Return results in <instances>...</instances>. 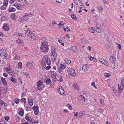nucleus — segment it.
<instances>
[{
    "instance_id": "nucleus-1",
    "label": "nucleus",
    "mask_w": 124,
    "mask_h": 124,
    "mask_svg": "<svg viewBox=\"0 0 124 124\" xmlns=\"http://www.w3.org/2000/svg\"><path fill=\"white\" fill-rule=\"evenodd\" d=\"M51 63V61L47 55L45 56L43 58L41 63V66L43 70L46 66V64L47 65H50Z\"/></svg>"
},
{
    "instance_id": "nucleus-2",
    "label": "nucleus",
    "mask_w": 124,
    "mask_h": 124,
    "mask_svg": "<svg viewBox=\"0 0 124 124\" xmlns=\"http://www.w3.org/2000/svg\"><path fill=\"white\" fill-rule=\"evenodd\" d=\"M48 46L47 41L46 40L44 41L41 45L40 49L43 52H47L48 50Z\"/></svg>"
},
{
    "instance_id": "nucleus-3",
    "label": "nucleus",
    "mask_w": 124,
    "mask_h": 124,
    "mask_svg": "<svg viewBox=\"0 0 124 124\" xmlns=\"http://www.w3.org/2000/svg\"><path fill=\"white\" fill-rule=\"evenodd\" d=\"M67 72L72 77H74L76 76V73L74 69L70 67L68 68L67 69Z\"/></svg>"
},
{
    "instance_id": "nucleus-4",
    "label": "nucleus",
    "mask_w": 124,
    "mask_h": 124,
    "mask_svg": "<svg viewBox=\"0 0 124 124\" xmlns=\"http://www.w3.org/2000/svg\"><path fill=\"white\" fill-rule=\"evenodd\" d=\"M52 53L51 59L52 62L54 63L55 62V60L57 58V54L53 50L52 51Z\"/></svg>"
},
{
    "instance_id": "nucleus-5",
    "label": "nucleus",
    "mask_w": 124,
    "mask_h": 124,
    "mask_svg": "<svg viewBox=\"0 0 124 124\" xmlns=\"http://www.w3.org/2000/svg\"><path fill=\"white\" fill-rule=\"evenodd\" d=\"M39 107L37 106H35L33 107L32 109L34 111L35 114L36 115H39Z\"/></svg>"
},
{
    "instance_id": "nucleus-6",
    "label": "nucleus",
    "mask_w": 124,
    "mask_h": 124,
    "mask_svg": "<svg viewBox=\"0 0 124 124\" xmlns=\"http://www.w3.org/2000/svg\"><path fill=\"white\" fill-rule=\"evenodd\" d=\"M43 83V82L41 80H39L38 82L37 83V85L38 86L37 89L39 90H42L43 88L41 86Z\"/></svg>"
},
{
    "instance_id": "nucleus-7",
    "label": "nucleus",
    "mask_w": 124,
    "mask_h": 124,
    "mask_svg": "<svg viewBox=\"0 0 124 124\" xmlns=\"http://www.w3.org/2000/svg\"><path fill=\"white\" fill-rule=\"evenodd\" d=\"M27 67L30 69L34 70L35 69V67L31 63L28 62L26 64Z\"/></svg>"
},
{
    "instance_id": "nucleus-8",
    "label": "nucleus",
    "mask_w": 124,
    "mask_h": 124,
    "mask_svg": "<svg viewBox=\"0 0 124 124\" xmlns=\"http://www.w3.org/2000/svg\"><path fill=\"white\" fill-rule=\"evenodd\" d=\"M33 15V13L32 12H31L29 13H25L23 16V18H29L32 16Z\"/></svg>"
},
{
    "instance_id": "nucleus-9",
    "label": "nucleus",
    "mask_w": 124,
    "mask_h": 124,
    "mask_svg": "<svg viewBox=\"0 0 124 124\" xmlns=\"http://www.w3.org/2000/svg\"><path fill=\"white\" fill-rule=\"evenodd\" d=\"M6 71L12 77H14L15 76L14 71L11 69Z\"/></svg>"
},
{
    "instance_id": "nucleus-10",
    "label": "nucleus",
    "mask_w": 124,
    "mask_h": 124,
    "mask_svg": "<svg viewBox=\"0 0 124 124\" xmlns=\"http://www.w3.org/2000/svg\"><path fill=\"white\" fill-rule=\"evenodd\" d=\"M79 99L81 102L84 103L85 102V98L83 95H80L79 97Z\"/></svg>"
},
{
    "instance_id": "nucleus-11",
    "label": "nucleus",
    "mask_w": 124,
    "mask_h": 124,
    "mask_svg": "<svg viewBox=\"0 0 124 124\" xmlns=\"http://www.w3.org/2000/svg\"><path fill=\"white\" fill-rule=\"evenodd\" d=\"M57 91L61 94H63L64 92L63 88L61 86L59 87V89L57 90Z\"/></svg>"
},
{
    "instance_id": "nucleus-12",
    "label": "nucleus",
    "mask_w": 124,
    "mask_h": 124,
    "mask_svg": "<svg viewBox=\"0 0 124 124\" xmlns=\"http://www.w3.org/2000/svg\"><path fill=\"white\" fill-rule=\"evenodd\" d=\"M24 31L25 32V35L29 37V36H30L31 32H32L30 31L29 29H27L26 30H24Z\"/></svg>"
},
{
    "instance_id": "nucleus-13",
    "label": "nucleus",
    "mask_w": 124,
    "mask_h": 124,
    "mask_svg": "<svg viewBox=\"0 0 124 124\" xmlns=\"http://www.w3.org/2000/svg\"><path fill=\"white\" fill-rule=\"evenodd\" d=\"M100 25L99 24H97L96 27V29H96V31L97 32L99 33H101V30L100 29Z\"/></svg>"
},
{
    "instance_id": "nucleus-14",
    "label": "nucleus",
    "mask_w": 124,
    "mask_h": 124,
    "mask_svg": "<svg viewBox=\"0 0 124 124\" xmlns=\"http://www.w3.org/2000/svg\"><path fill=\"white\" fill-rule=\"evenodd\" d=\"M7 105H8L3 100H0V106L5 107V106H7Z\"/></svg>"
},
{
    "instance_id": "nucleus-15",
    "label": "nucleus",
    "mask_w": 124,
    "mask_h": 124,
    "mask_svg": "<svg viewBox=\"0 0 124 124\" xmlns=\"http://www.w3.org/2000/svg\"><path fill=\"white\" fill-rule=\"evenodd\" d=\"M116 60V58L113 56H111L109 58L110 61L113 64H114L115 63Z\"/></svg>"
},
{
    "instance_id": "nucleus-16",
    "label": "nucleus",
    "mask_w": 124,
    "mask_h": 124,
    "mask_svg": "<svg viewBox=\"0 0 124 124\" xmlns=\"http://www.w3.org/2000/svg\"><path fill=\"white\" fill-rule=\"evenodd\" d=\"M75 2L78 6H82L83 5L82 1L79 0H75Z\"/></svg>"
},
{
    "instance_id": "nucleus-17",
    "label": "nucleus",
    "mask_w": 124,
    "mask_h": 124,
    "mask_svg": "<svg viewBox=\"0 0 124 124\" xmlns=\"http://www.w3.org/2000/svg\"><path fill=\"white\" fill-rule=\"evenodd\" d=\"M124 86L121 85V83H119L118 85V90L119 92L121 93L122 90Z\"/></svg>"
},
{
    "instance_id": "nucleus-18",
    "label": "nucleus",
    "mask_w": 124,
    "mask_h": 124,
    "mask_svg": "<svg viewBox=\"0 0 124 124\" xmlns=\"http://www.w3.org/2000/svg\"><path fill=\"white\" fill-rule=\"evenodd\" d=\"M16 10V9L12 7H11V5L9 6V9L8 11L10 12H15Z\"/></svg>"
},
{
    "instance_id": "nucleus-19",
    "label": "nucleus",
    "mask_w": 124,
    "mask_h": 124,
    "mask_svg": "<svg viewBox=\"0 0 124 124\" xmlns=\"http://www.w3.org/2000/svg\"><path fill=\"white\" fill-rule=\"evenodd\" d=\"M29 37L31 38L32 39L34 40L36 39V38L35 34L32 32H31L30 36H29Z\"/></svg>"
},
{
    "instance_id": "nucleus-20",
    "label": "nucleus",
    "mask_w": 124,
    "mask_h": 124,
    "mask_svg": "<svg viewBox=\"0 0 124 124\" xmlns=\"http://www.w3.org/2000/svg\"><path fill=\"white\" fill-rule=\"evenodd\" d=\"M14 6L16 7L17 9L19 10H20L22 9V7L21 5L17 3L14 4Z\"/></svg>"
},
{
    "instance_id": "nucleus-21",
    "label": "nucleus",
    "mask_w": 124,
    "mask_h": 124,
    "mask_svg": "<svg viewBox=\"0 0 124 124\" xmlns=\"http://www.w3.org/2000/svg\"><path fill=\"white\" fill-rule=\"evenodd\" d=\"M56 79L58 81H59L61 82L62 81V78L61 76L59 75H57Z\"/></svg>"
},
{
    "instance_id": "nucleus-22",
    "label": "nucleus",
    "mask_w": 124,
    "mask_h": 124,
    "mask_svg": "<svg viewBox=\"0 0 124 124\" xmlns=\"http://www.w3.org/2000/svg\"><path fill=\"white\" fill-rule=\"evenodd\" d=\"M1 80L3 85L4 86L7 85V83L5 78L2 77L1 78Z\"/></svg>"
},
{
    "instance_id": "nucleus-23",
    "label": "nucleus",
    "mask_w": 124,
    "mask_h": 124,
    "mask_svg": "<svg viewBox=\"0 0 124 124\" xmlns=\"http://www.w3.org/2000/svg\"><path fill=\"white\" fill-rule=\"evenodd\" d=\"M28 104L30 106H31L33 105V102L31 99H28Z\"/></svg>"
},
{
    "instance_id": "nucleus-24",
    "label": "nucleus",
    "mask_w": 124,
    "mask_h": 124,
    "mask_svg": "<svg viewBox=\"0 0 124 124\" xmlns=\"http://www.w3.org/2000/svg\"><path fill=\"white\" fill-rule=\"evenodd\" d=\"M88 68V65L87 64L84 65L83 67V70L84 71H87Z\"/></svg>"
},
{
    "instance_id": "nucleus-25",
    "label": "nucleus",
    "mask_w": 124,
    "mask_h": 124,
    "mask_svg": "<svg viewBox=\"0 0 124 124\" xmlns=\"http://www.w3.org/2000/svg\"><path fill=\"white\" fill-rule=\"evenodd\" d=\"M85 114V112L84 111H81L79 114L78 116L79 117H81L83 115Z\"/></svg>"
},
{
    "instance_id": "nucleus-26",
    "label": "nucleus",
    "mask_w": 124,
    "mask_h": 124,
    "mask_svg": "<svg viewBox=\"0 0 124 124\" xmlns=\"http://www.w3.org/2000/svg\"><path fill=\"white\" fill-rule=\"evenodd\" d=\"M88 58L91 61H94L95 62H97L96 59L95 58H94L93 57H91V56L89 55L88 56Z\"/></svg>"
},
{
    "instance_id": "nucleus-27",
    "label": "nucleus",
    "mask_w": 124,
    "mask_h": 124,
    "mask_svg": "<svg viewBox=\"0 0 124 124\" xmlns=\"http://www.w3.org/2000/svg\"><path fill=\"white\" fill-rule=\"evenodd\" d=\"M0 53L1 56H4L5 55V53L3 49H1L0 50Z\"/></svg>"
},
{
    "instance_id": "nucleus-28",
    "label": "nucleus",
    "mask_w": 124,
    "mask_h": 124,
    "mask_svg": "<svg viewBox=\"0 0 124 124\" xmlns=\"http://www.w3.org/2000/svg\"><path fill=\"white\" fill-rule=\"evenodd\" d=\"M19 109L21 110L19 112V113L21 116H22L23 114V110L21 108H19Z\"/></svg>"
},
{
    "instance_id": "nucleus-29",
    "label": "nucleus",
    "mask_w": 124,
    "mask_h": 124,
    "mask_svg": "<svg viewBox=\"0 0 124 124\" xmlns=\"http://www.w3.org/2000/svg\"><path fill=\"white\" fill-rule=\"evenodd\" d=\"M16 41L17 43H18L19 44H21L23 42V40H22L18 38L16 40Z\"/></svg>"
},
{
    "instance_id": "nucleus-30",
    "label": "nucleus",
    "mask_w": 124,
    "mask_h": 124,
    "mask_svg": "<svg viewBox=\"0 0 124 124\" xmlns=\"http://www.w3.org/2000/svg\"><path fill=\"white\" fill-rule=\"evenodd\" d=\"M20 58V56L19 55H16L13 58V60L14 61H16L19 60Z\"/></svg>"
},
{
    "instance_id": "nucleus-31",
    "label": "nucleus",
    "mask_w": 124,
    "mask_h": 124,
    "mask_svg": "<svg viewBox=\"0 0 124 124\" xmlns=\"http://www.w3.org/2000/svg\"><path fill=\"white\" fill-rule=\"evenodd\" d=\"M3 29L5 31H8L9 30V28L8 26L4 24Z\"/></svg>"
},
{
    "instance_id": "nucleus-32",
    "label": "nucleus",
    "mask_w": 124,
    "mask_h": 124,
    "mask_svg": "<svg viewBox=\"0 0 124 124\" xmlns=\"http://www.w3.org/2000/svg\"><path fill=\"white\" fill-rule=\"evenodd\" d=\"M51 80L49 78H47L45 81L46 85H48L50 84Z\"/></svg>"
},
{
    "instance_id": "nucleus-33",
    "label": "nucleus",
    "mask_w": 124,
    "mask_h": 124,
    "mask_svg": "<svg viewBox=\"0 0 124 124\" xmlns=\"http://www.w3.org/2000/svg\"><path fill=\"white\" fill-rule=\"evenodd\" d=\"M64 23L63 22H61L59 24H58V26L61 28H62L64 27Z\"/></svg>"
},
{
    "instance_id": "nucleus-34",
    "label": "nucleus",
    "mask_w": 124,
    "mask_h": 124,
    "mask_svg": "<svg viewBox=\"0 0 124 124\" xmlns=\"http://www.w3.org/2000/svg\"><path fill=\"white\" fill-rule=\"evenodd\" d=\"M58 69L59 73L62 74H63L64 73V70L62 69L61 68H58Z\"/></svg>"
},
{
    "instance_id": "nucleus-35",
    "label": "nucleus",
    "mask_w": 124,
    "mask_h": 124,
    "mask_svg": "<svg viewBox=\"0 0 124 124\" xmlns=\"http://www.w3.org/2000/svg\"><path fill=\"white\" fill-rule=\"evenodd\" d=\"M10 79L11 81L14 83H16L17 82L16 79L13 77L11 78Z\"/></svg>"
},
{
    "instance_id": "nucleus-36",
    "label": "nucleus",
    "mask_w": 124,
    "mask_h": 124,
    "mask_svg": "<svg viewBox=\"0 0 124 124\" xmlns=\"http://www.w3.org/2000/svg\"><path fill=\"white\" fill-rule=\"evenodd\" d=\"M89 31L91 32L94 33L95 31V29L94 27H92L89 28Z\"/></svg>"
},
{
    "instance_id": "nucleus-37",
    "label": "nucleus",
    "mask_w": 124,
    "mask_h": 124,
    "mask_svg": "<svg viewBox=\"0 0 124 124\" xmlns=\"http://www.w3.org/2000/svg\"><path fill=\"white\" fill-rule=\"evenodd\" d=\"M22 62H18V68L19 69L21 70L22 69Z\"/></svg>"
},
{
    "instance_id": "nucleus-38",
    "label": "nucleus",
    "mask_w": 124,
    "mask_h": 124,
    "mask_svg": "<svg viewBox=\"0 0 124 124\" xmlns=\"http://www.w3.org/2000/svg\"><path fill=\"white\" fill-rule=\"evenodd\" d=\"M4 68H5V70L6 71L11 69L9 64L8 63L7 64V67H5Z\"/></svg>"
},
{
    "instance_id": "nucleus-39",
    "label": "nucleus",
    "mask_w": 124,
    "mask_h": 124,
    "mask_svg": "<svg viewBox=\"0 0 124 124\" xmlns=\"http://www.w3.org/2000/svg\"><path fill=\"white\" fill-rule=\"evenodd\" d=\"M21 101L22 103L25 104L26 102V100L25 98H23L21 100Z\"/></svg>"
},
{
    "instance_id": "nucleus-40",
    "label": "nucleus",
    "mask_w": 124,
    "mask_h": 124,
    "mask_svg": "<svg viewBox=\"0 0 124 124\" xmlns=\"http://www.w3.org/2000/svg\"><path fill=\"white\" fill-rule=\"evenodd\" d=\"M73 87L75 89H76L77 90H78L79 89V88L78 85L76 84H74L73 85Z\"/></svg>"
},
{
    "instance_id": "nucleus-41",
    "label": "nucleus",
    "mask_w": 124,
    "mask_h": 124,
    "mask_svg": "<svg viewBox=\"0 0 124 124\" xmlns=\"http://www.w3.org/2000/svg\"><path fill=\"white\" fill-rule=\"evenodd\" d=\"M8 0H5L3 2V5L4 6H7L8 5Z\"/></svg>"
},
{
    "instance_id": "nucleus-42",
    "label": "nucleus",
    "mask_w": 124,
    "mask_h": 124,
    "mask_svg": "<svg viewBox=\"0 0 124 124\" xmlns=\"http://www.w3.org/2000/svg\"><path fill=\"white\" fill-rule=\"evenodd\" d=\"M71 16L72 18L75 20H76L77 18L76 16L74 15L73 14H72L71 15Z\"/></svg>"
},
{
    "instance_id": "nucleus-43",
    "label": "nucleus",
    "mask_w": 124,
    "mask_h": 124,
    "mask_svg": "<svg viewBox=\"0 0 124 124\" xmlns=\"http://www.w3.org/2000/svg\"><path fill=\"white\" fill-rule=\"evenodd\" d=\"M57 73L56 72H55V73L52 74L51 75V77L53 78H55L56 79V75H57Z\"/></svg>"
},
{
    "instance_id": "nucleus-44",
    "label": "nucleus",
    "mask_w": 124,
    "mask_h": 124,
    "mask_svg": "<svg viewBox=\"0 0 124 124\" xmlns=\"http://www.w3.org/2000/svg\"><path fill=\"white\" fill-rule=\"evenodd\" d=\"M104 110L102 109H100L98 110V112L101 113H102L103 114H104Z\"/></svg>"
},
{
    "instance_id": "nucleus-45",
    "label": "nucleus",
    "mask_w": 124,
    "mask_h": 124,
    "mask_svg": "<svg viewBox=\"0 0 124 124\" xmlns=\"http://www.w3.org/2000/svg\"><path fill=\"white\" fill-rule=\"evenodd\" d=\"M61 67H58V68H61V69H63V70H64V69L66 68V67L64 66V65L62 64L61 65Z\"/></svg>"
},
{
    "instance_id": "nucleus-46",
    "label": "nucleus",
    "mask_w": 124,
    "mask_h": 124,
    "mask_svg": "<svg viewBox=\"0 0 124 124\" xmlns=\"http://www.w3.org/2000/svg\"><path fill=\"white\" fill-rule=\"evenodd\" d=\"M16 16V15L15 13L13 14L12 15H11V18L12 19H14L15 18Z\"/></svg>"
},
{
    "instance_id": "nucleus-47",
    "label": "nucleus",
    "mask_w": 124,
    "mask_h": 124,
    "mask_svg": "<svg viewBox=\"0 0 124 124\" xmlns=\"http://www.w3.org/2000/svg\"><path fill=\"white\" fill-rule=\"evenodd\" d=\"M93 101L94 105H97L98 104L96 101V99L93 100Z\"/></svg>"
},
{
    "instance_id": "nucleus-48",
    "label": "nucleus",
    "mask_w": 124,
    "mask_h": 124,
    "mask_svg": "<svg viewBox=\"0 0 124 124\" xmlns=\"http://www.w3.org/2000/svg\"><path fill=\"white\" fill-rule=\"evenodd\" d=\"M5 56L4 58L6 59H9L10 58V56L8 54H5Z\"/></svg>"
},
{
    "instance_id": "nucleus-49",
    "label": "nucleus",
    "mask_w": 124,
    "mask_h": 124,
    "mask_svg": "<svg viewBox=\"0 0 124 124\" xmlns=\"http://www.w3.org/2000/svg\"><path fill=\"white\" fill-rule=\"evenodd\" d=\"M67 107H68V108L70 110H72L73 109L71 106L69 104H68Z\"/></svg>"
},
{
    "instance_id": "nucleus-50",
    "label": "nucleus",
    "mask_w": 124,
    "mask_h": 124,
    "mask_svg": "<svg viewBox=\"0 0 124 124\" xmlns=\"http://www.w3.org/2000/svg\"><path fill=\"white\" fill-rule=\"evenodd\" d=\"M95 83L94 82H93L91 83V85L93 86L94 87L95 89H97V88L95 86Z\"/></svg>"
},
{
    "instance_id": "nucleus-51",
    "label": "nucleus",
    "mask_w": 124,
    "mask_h": 124,
    "mask_svg": "<svg viewBox=\"0 0 124 124\" xmlns=\"http://www.w3.org/2000/svg\"><path fill=\"white\" fill-rule=\"evenodd\" d=\"M48 65L45 68H44V69H45L46 70H49L51 68V66L49 65Z\"/></svg>"
},
{
    "instance_id": "nucleus-52",
    "label": "nucleus",
    "mask_w": 124,
    "mask_h": 124,
    "mask_svg": "<svg viewBox=\"0 0 124 124\" xmlns=\"http://www.w3.org/2000/svg\"><path fill=\"white\" fill-rule=\"evenodd\" d=\"M97 8L98 9H99L100 11H101L103 9V8L102 7L100 6H98L97 7Z\"/></svg>"
},
{
    "instance_id": "nucleus-53",
    "label": "nucleus",
    "mask_w": 124,
    "mask_h": 124,
    "mask_svg": "<svg viewBox=\"0 0 124 124\" xmlns=\"http://www.w3.org/2000/svg\"><path fill=\"white\" fill-rule=\"evenodd\" d=\"M116 44L118 45L117 46L118 48H119V49L120 50L121 48V45L120 44H118L117 43H116Z\"/></svg>"
},
{
    "instance_id": "nucleus-54",
    "label": "nucleus",
    "mask_w": 124,
    "mask_h": 124,
    "mask_svg": "<svg viewBox=\"0 0 124 124\" xmlns=\"http://www.w3.org/2000/svg\"><path fill=\"white\" fill-rule=\"evenodd\" d=\"M26 116H27V117L29 118L30 121H31L32 120V118H31L30 116L29 115H27Z\"/></svg>"
},
{
    "instance_id": "nucleus-55",
    "label": "nucleus",
    "mask_w": 124,
    "mask_h": 124,
    "mask_svg": "<svg viewBox=\"0 0 124 124\" xmlns=\"http://www.w3.org/2000/svg\"><path fill=\"white\" fill-rule=\"evenodd\" d=\"M104 75L106 77H108L110 76V75L108 73H105L104 74Z\"/></svg>"
},
{
    "instance_id": "nucleus-56",
    "label": "nucleus",
    "mask_w": 124,
    "mask_h": 124,
    "mask_svg": "<svg viewBox=\"0 0 124 124\" xmlns=\"http://www.w3.org/2000/svg\"><path fill=\"white\" fill-rule=\"evenodd\" d=\"M15 103L16 104H17L19 103V100L18 99H15L14 100Z\"/></svg>"
},
{
    "instance_id": "nucleus-57",
    "label": "nucleus",
    "mask_w": 124,
    "mask_h": 124,
    "mask_svg": "<svg viewBox=\"0 0 124 124\" xmlns=\"http://www.w3.org/2000/svg\"><path fill=\"white\" fill-rule=\"evenodd\" d=\"M66 63L68 64H69L71 63V61L70 60H68V59L66 60Z\"/></svg>"
},
{
    "instance_id": "nucleus-58",
    "label": "nucleus",
    "mask_w": 124,
    "mask_h": 124,
    "mask_svg": "<svg viewBox=\"0 0 124 124\" xmlns=\"http://www.w3.org/2000/svg\"><path fill=\"white\" fill-rule=\"evenodd\" d=\"M104 100L103 99H101L100 100V102L102 105H103L104 104Z\"/></svg>"
},
{
    "instance_id": "nucleus-59",
    "label": "nucleus",
    "mask_w": 124,
    "mask_h": 124,
    "mask_svg": "<svg viewBox=\"0 0 124 124\" xmlns=\"http://www.w3.org/2000/svg\"><path fill=\"white\" fill-rule=\"evenodd\" d=\"M55 72L54 71L51 70L50 71V73L51 74V75L55 73Z\"/></svg>"
},
{
    "instance_id": "nucleus-60",
    "label": "nucleus",
    "mask_w": 124,
    "mask_h": 124,
    "mask_svg": "<svg viewBox=\"0 0 124 124\" xmlns=\"http://www.w3.org/2000/svg\"><path fill=\"white\" fill-rule=\"evenodd\" d=\"M4 118L5 120H8L9 119V117L7 116H4Z\"/></svg>"
},
{
    "instance_id": "nucleus-61",
    "label": "nucleus",
    "mask_w": 124,
    "mask_h": 124,
    "mask_svg": "<svg viewBox=\"0 0 124 124\" xmlns=\"http://www.w3.org/2000/svg\"><path fill=\"white\" fill-rule=\"evenodd\" d=\"M25 118L26 119V120L28 121H30V120L29 118L27 117V116H26L25 117Z\"/></svg>"
},
{
    "instance_id": "nucleus-62",
    "label": "nucleus",
    "mask_w": 124,
    "mask_h": 124,
    "mask_svg": "<svg viewBox=\"0 0 124 124\" xmlns=\"http://www.w3.org/2000/svg\"><path fill=\"white\" fill-rule=\"evenodd\" d=\"M103 1L104 3L107 4L108 2V0H103Z\"/></svg>"
},
{
    "instance_id": "nucleus-63",
    "label": "nucleus",
    "mask_w": 124,
    "mask_h": 124,
    "mask_svg": "<svg viewBox=\"0 0 124 124\" xmlns=\"http://www.w3.org/2000/svg\"><path fill=\"white\" fill-rule=\"evenodd\" d=\"M3 75L5 77H6L8 76V74L5 73H4L3 74Z\"/></svg>"
},
{
    "instance_id": "nucleus-64",
    "label": "nucleus",
    "mask_w": 124,
    "mask_h": 124,
    "mask_svg": "<svg viewBox=\"0 0 124 124\" xmlns=\"http://www.w3.org/2000/svg\"><path fill=\"white\" fill-rule=\"evenodd\" d=\"M121 85L123 86H124V80L123 81H122L121 83Z\"/></svg>"
}]
</instances>
